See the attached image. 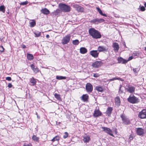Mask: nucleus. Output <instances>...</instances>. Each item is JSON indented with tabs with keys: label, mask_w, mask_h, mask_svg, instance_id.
Returning a JSON list of instances; mask_svg holds the SVG:
<instances>
[{
	"label": "nucleus",
	"mask_w": 146,
	"mask_h": 146,
	"mask_svg": "<svg viewBox=\"0 0 146 146\" xmlns=\"http://www.w3.org/2000/svg\"><path fill=\"white\" fill-rule=\"evenodd\" d=\"M89 33L92 37L95 39H98L101 38V35L100 33L94 28H91L89 29Z\"/></svg>",
	"instance_id": "obj_1"
},
{
	"label": "nucleus",
	"mask_w": 146,
	"mask_h": 146,
	"mask_svg": "<svg viewBox=\"0 0 146 146\" xmlns=\"http://www.w3.org/2000/svg\"><path fill=\"white\" fill-rule=\"evenodd\" d=\"M58 7L61 10L64 12H68L70 11V7L65 4L59 3Z\"/></svg>",
	"instance_id": "obj_2"
},
{
	"label": "nucleus",
	"mask_w": 146,
	"mask_h": 146,
	"mask_svg": "<svg viewBox=\"0 0 146 146\" xmlns=\"http://www.w3.org/2000/svg\"><path fill=\"white\" fill-rule=\"evenodd\" d=\"M128 101L131 104H134L139 102V100L134 95H131L127 99Z\"/></svg>",
	"instance_id": "obj_3"
},
{
	"label": "nucleus",
	"mask_w": 146,
	"mask_h": 146,
	"mask_svg": "<svg viewBox=\"0 0 146 146\" xmlns=\"http://www.w3.org/2000/svg\"><path fill=\"white\" fill-rule=\"evenodd\" d=\"M71 36L68 34L64 37L61 40V43L63 45L67 44L70 40Z\"/></svg>",
	"instance_id": "obj_4"
},
{
	"label": "nucleus",
	"mask_w": 146,
	"mask_h": 146,
	"mask_svg": "<svg viewBox=\"0 0 146 146\" xmlns=\"http://www.w3.org/2000/svg\"><path fill=\"white\" fill-rule=\"evenodd\" d=\"M86 90L88 93H91L93 89V87L92 84L89 83H87L86 86Z\"/></svg>",
	"instance_id": "obj_5"
},
{
	"label": "nucleus",
	"mask_w": 146,
	"mask_h": 146,
	"mask_svg": "<svg viewBox=\"0 0 146 146\" xmlns=\"http://www.w3.org/2000/svg\"><path fill=\"white\" fill-rule=\"evenodd\" d=\"M138 116L139 118L141 119L146 118V110L143 109L140 112Z\"/></svg>",
	"instance_id": "obj_6"
},
{
	"label": "nucleus",
	"mask_w": 146,
	"mask_h": 146,
	"mask_svg": "<svg viewBox=\"0 0 146 146\" xmlns=\"http://www.w3.org/2000/svg\"><path fill=\"white\" fill-rule=\"evenodd\" d=\"M102 129L103 131H104L105 132L107 133L109 135L113 137L114 135L112 133V131L109 128L102 127Z\"/></svg>",
	"instance_id": "obj_7"
},
{
	"label": "nucleus",
	"mask_w": 146,
	"mask_h": 146,
	"mask_svg": "<svg viewBox=\"0 0 146 146\" xmlns=\"http://www.w3.org/2000/svg\"><path fill=\"white\" fill-rule=\"evenodd\" d=\"M104 20L103 19H98L97 18L91 21L90 22L92 23L97 24L99 23H103L104 22Z\"/></svg>",
	"instance_id": "obj_8"
},
{
	"label": "nucleus",
	"mask_w": 146,
	"mask_h": 146,
	"mask_svg": "<svg viewBox=\"0 0 146 146\" xmlns=\"http://www.w3.org/2000/svg\"><path fill=\"white\" fill-rule=\"evenodd\" d=\"M121 117L124 123L126 125H128L130 123V122L129 119L128 118H127L124 115H121Z\"/></svg>",
	"instance_id": "obj_9"
},
{
	"label": "nucleus",
	"mask_w": 146,
	"mask_h": 146,
	"mask_svg": "<svg viewBox=\"0 0 146 146\" xmlns=\"http://www.w3.org/2000/svg\"><path fill=\"white\" fill-rule=\"evenodd\" d=\"M99 52L97 50H92L90 52V54L92 57L97 58L98 57Z\"/></svg>",
	"instance_id": "obj_10"
},
{
	"label": "nucleus",
	"mask_w": 146,
	"mask_h": 146,
	"mask_svg": "<svg viewBox=\"0 0 146 146\" xmlns=\"http://www.w3.org/2000/svg\"><path fill=\"white\" fill-rule=\"evenodd\" d=\"M102 64L101 61H96L92 64V66L95 68H98L100 67Z\"/></svg>",
	"instance_id": "obj_11"
},
{
	"label": "nucleus",
	"mask_w": 146,
	"mask_h": 146,
	"mask_svg": "<svg viewBox=\"0 0 146 146\" xmlns=\"http://www.w3.org/2000/svg\"><path fill=\"white\" fill-rule=\"evenodd\" d=\"M135 87L130 86H128L126 88L127 91L130 93H134L135 92Z\"/></svg>",
	"instance_id": "obj_12"
},
{
	"label": "nucleus",
	"mask_w": 146,
	"mask_h": 146,
	"mask_svg": "<svg viewBox=\"0 0 146 146\" xmlns=\"http://www.w3.org/2000/svg\"><path fill=\"white\" fill-rule=\"evenodd\" d=\"M98 50L99 52L103 51L107 52L108 50V48L103 46H100L98 48Z\"/></svg>",
	"instance_id": "obj_13"
},
{
	"label": "nucleus",
	"mask_w": 146,
	"mask_h": 146,
	"mask_svg": "<svg viewBox=\"0 0 146 146\" xmlns=\"http://www.w3.org/2000/svg\"><path fill=\"white\" fill-rule=\"evenodd\" d=\"M73 7L78 11L83 12L84 11L83 8L78 5L74 4L73 5Z\"/></svg>",
	"instance_id": "obj_14"
},
{
	"label": "nucleus",
	"mask_w": 146,
	"mask_h": 146,
	"mask_svg": "<svg viewBox=\"0 0 146 146\" xmlns=\"http://www.w3.org/2000/svg\"><path fill=\"white\" fill-rule=\"evenodd\" d=\"M113 47L114 48L113 49L115 52H117L118 51L119 48V45L117 43H113Z\"/></svg>",
	"instance_id": "obj_15"
},
{
	"label": "nucleus",
	"mask_w": 146,
	"mask_h": 146,
	"mask_svg": "<svg viewBox=\"0 0 146 146\" xmlns=\"http://www.w3.org/2000/svg\"><path fill=\"white\" fill-rule=\"evenodd\" d=\"M117 60L118 61V63L122 64H125L127 62V61L126 60L123 59L122 57H120L118 58Z\"/></svg>",
	"instance_id": "obj_16"
},
{
	"label": "nucleus",
	"mask_w": 146,
	"mask_h": 146,
	"mask_svg": "<svg viewBox=\"0 0 146 146\" xmlns=\"http://www.w3.org/2000/svg\"><path fill=\"white\" fill-rule=\"evenodd\" d=\"M136 132L139 135H143L144 133L143 129L140 128H137Z\"/></svg>",
	"instance_id": "obj_17"
},
{
	"label": "nucleus",
	"mask_w": 146,
	"mask_h": 146,
	"mask_svg": "<svg viewBox=\"0 0 146 146\" xmlns=\"http://www.w3.org/2000/svg\"><path fill=\"white\" fill-rule=\"evenodd\" d=\"M101 113L99 110H96L94 111L93 115L94 117H97L101 116Z\"/></svg>",
	"instance_id": "obj_18"
},
{
	"label": "nucleus",
	"mask_w": 146,
	"mask_h": 146,
	"mask_svg": "<svg viewBox=\"0 0 146 146\" xmlns=\"http://www.w3.org/2000/svg\"><path fill=\"white\" fill-rule=\"evenodd\" d=\"M40 11L42 13L45 15H48L50 13L49 11L46 8L42 9Z\"/></svg>",
	"instance_id": "obj_19"
},
{
	"label": "nucleus",
	"mask_w": 146,
	"mask_h": 146,
	"mask_svg": "<svg viewBox=\"0 0 146 146\" xmlns=\"http://www.w3.org/2000/svg\"><path fill=\"white\" fill-rule=\"evenodd\" d=\"M83 140L84 143H88L90 139V137L88 136L85 135L83 137Z\"/></svg>",
	"instance_id": "obj_20"
},
{
	"label": "nucleus",
	"mask_w": 146,
	"mask_h": 146,
	"mask_svg": "<svg viewBox=\"0 0 146 146\" xmlns=\"http://www.w3.org/2000/svg\"><path fill=\"white\" fill-rule=\"evenodd\" d=\"M80 51L81 54H84L87 52V49L85 48L82 47L80 48Z\"/></svg>",
	"instance_id": "obj_21"
},
{
	"label": "nucleus",
	"mask_w": 146,
	"mask_h": 146,
	"mask_svg": "<svg viewBox=\"0 0 146 146\" xmlns=\"http://www.w3.org/2000/svg\"><path fill=\"white\" fill-rule=\"evenodd\" d=\"M27 58L30 60H32L34 58L33 55L27 53Z\"/></svg>",
	"instance_id": "obj_22"
},
{
	"label": "nucleus",
	"mask_w": 146,
	"mask_h": 146,
	"mask_svg": "<svg viewBox=\"0 0 146 146\" xmlns=\"http://www.w3.org/2000/svg\"><path fill=\"white\" fill-rule=\"evenodd\" d=\"M98 12L101 15L103 16L106 17H107V15L105 14H103L102 13V10L100 9L98 7H97L96 8Z\"/></svg>",
	"instance_id": "obj_23"
},
{
	"label": "nucleus",
	"mask_w": 146,
	"mask_h": 146,
	"mask_svg": "<svg viewBox=\"0 0 146 146\" xmlns=\"http://www.w3.org/2000/svg\"><path fill=\"white\" fill-rule=\"evenodd\" d=\"M30 26L31 27H33L36 25V22L34 20H31L30 22Z\"/></svg>",
	"instance_id": "obj_24"
},
{
	"label": "nucleus",
	"mask_w": 146,
	"mask_h": 146,
	"mask_svg": "<svg viewBox=\"0 0 146 146\" xmlns=\"http://www.w3.org/2000/svg\"><path fill=\"white\" fill-rule=\"evenodd\" d=\"M60 12V10L59 9H57L56 11L53 12L52 14L55 16L58 15Z\"/></svg>",
	"instance_id": "obj_25"
},
{
	"label": "nucleus",
	"mask_w": 146,
	"mask_h": 146,
	"mask_svg": "<svg viewBox=\"0 0 146 146\" xmlns=\"http://www.w3.org/2000/svg\"><path fill=\"white\" fill-rule=\"evenodd\" d=\"M112 110V108L111 107H108L107 109L106 113L109 115L111 113Z\"/></svg>",
	"instance_id": "obj_26"
},
{
	"label": "nucleus",
	"mask_w": 146,
	"mask_h": 146,
	"mask_svg": "<svg viewBox=\"0 0 146 146\" xmlns=\"http://www.w3.org/2000/svg\"><path fill=\"white\" fill-rule=\"evenodd\" d=\"M82 99L84 101H86L88 98V96L87 94L83 95L82 96Z\"/></svg>",
	"instance_id": "obj_27"
},
{
	"label": "nucleus",
	"mask_w": 146,
	"mask_h": 146,
	"mask_svg": "<svg viewBox=\"0 0 146 146\" xmlns=\"http://www.w3.org/2000/svg\"><path fill=\"white\" fill-rule=\"evenodd\" d=\"M30 81L32 84L33 85H34L36 84V80L33 77L30 79Z\"/></svg>",
	"instance_id": "obj_28"
},
{
	"label": "nucleus",
	"mask_w": 146,
	"mask_h": 146,
	"mask_svg": "<svg viewBox=\"0 0 146 146\" xmlns=\"http://www.w3.org/2000/svg\"><path fill=\"white\" fill-rule=\"evenodd\" d=\"M56 78L58 80H64L66 79V77L65 76H56Z\"/></svg>",
	"instance_id": "obj_29"
},
{
	"label": "nucleus",
	"mask_w": 146,
	"mask_h": 146,
	"mask_svg": "<svg viewBox=\"0 0 146 146\" xmlns=\"http://www.w3.org/2000/svg\"><path fill=\"white\" fill-rule=\"evenodd\" d=\"M96 89L98 91L100 92H102L103 91V88L101 86H97L96 88Z\"/></svg>",
	"instance_id": "obj_30"
},
{
	"label": "nucleus",
	"mask_w": 146,
	"mask_h": 146,
	"mask_svg": "<svg viewBox=\"0 0 146 146\" xmlns=\"http://www.w3.org/2000/svg\"><path fill=\"white\" fill-rule=\"evenodd\" d=\"M32 139L33 140L37 142L39 141V138L38 137L34 135L32 137Z\"/></svg>",
	"instance_id": "obj_31"
},
{
	"label": "nucleus",
	"mask_w": 146,
	"mask_h": 146,
	"mask_svg": "<svg viewBox=\"0 0 146 146\" xmlns=\"http://www.w3.org/2000/svg\"><path fill=\"white\" fill-rule=\"evenodd\" d=\"M60 139V137L58 136H56L54 137L52 140L51 141L54 142L55 141H58Z\"/></svg>",
	"instance_id": "obj_32"
},
{
	"label": "nucleus",
	"mask_w": 146,
	"mask_h": 146,
	"mask_svg": "<svg viewBox=\"0 0 146 146\" xmlns=\"http://www.w3.org/2000/svg\"><path fill=\"white\" fill-rule=\"evenodd\" d=\"M35 35V37H38L40 36L41 34V32L38 31H36L34 33Z\"/></svg>",
	"instance_id": "obj_33"
},
{
	"label": "nucleus",
	"mask_w": 146,
	"mask_h": 146,
	"mask_svg": "<svg viewBox=\"0 0 146 146\" xmlns=\"http://www.w3.org/2000/svg\"><path fill=\"white\" fill-rule=\"evenodd\" d=\"M115 101L116 104L119 105L120 103V101L118 97H116L115 98Z\"/></svg>",
	"instance_id": "obj_34"
},
{
	"label": "nucleus",
	"mask_w": 146,
	"mask_h": 146,
	"mask_svg": "<svg viewBox=\"0 0 146 146\" xmlns=\"http://www.w3.org/2000/svg\"><path fill=\"white\" fill-rule=\"evenodd\" d=\"M79 43V40L77 39H76L74 40H73L72 41V43L74 45H77Z\"/></svg>",
	"instance_id": "obj_35"
},
{
	"label": "nucleus",
	"mask_w": 146,
	"mask_h": 146,
	"mask_svg": "<svg viewBox=\"0 0 146 146\" xmlns=\"http://www.w3.org/2000/svg\"><path fill=\"white\" fill-rule=\"evenodd\" d=\"M0 11L4 13L5 11V8L4 5H1L0 7Z\"/></svg>",
	"instance_id": "obj_36"
},
{
	"label": "nucleus",
	"mask_w": 146,
	"mask_h": 146,
	"mask_svg": "<svg viewBox=\"0 0 146 146\" xmlns=\"http://www.w3.org/2000/svg\"><path fill=\"white\" fill-rule=\"evenodd\" d=\"M54 96L55 98H56L58 100H59L60 99V96L59 94L55 93L54 94Z\"/></svg>",
	"instance_id": "obj_37"
},
{
	"label": "nucleus",
	"mask_w": 146,
	"mask_h": 146,
	"mask_svg": "<svg viewBox=\"0 0 146 146\" xmlns=\"http://www.w3.org/2000/svg\"><path fill=\"white\" fill-rule=\"evenodd\" d=\"M120 79V78H119L117 77H115L113 78L110 79L109 80V81H112L115 80H119Z\"/></svg>",
	"instance_id": "obj_38"
},
{
	"label": "nucleus",
	"mask_w": 146,
	"mask_h": 146,
	"mask_svg": "<svg viewBox=\"0 0 146 146\" xmlns=\"http://www.w3.org/2000/svg\"><path fill=\"white\" fill-rule=\"evenodd\" d=\"M33 70L34 72L36 74L38 73L39 71V69L37 67L35 68Z\"/></svg>",
	"instance_id": "obj_39"
},
{
	"label": "nucleus",
	"mask_w": 146,
	"mask_h": 146,
	"mask_svg": "<svg viewBox=\"0 0 146 146\" xmlns=\"http://www.w3.org/2000/svg\"><path fill=\"white\" fill-rule=\"evenodd\" d=\"M64 134L63 136V137L64 139H66L68 137V134L67 132H65L64 133Z\"/></svg>",
	"instance_id": "obj_40"
},
{
	"label": "nucleus",
	"mask_w": 146,
	"mask_h": 146,
	"mask_svg": "<svg viewBox=\"0 0 146 146\" xmlns=\"http://www.w3.org/2000/svg\"><path fill=\"white\" fill-rule=\"evenodd\" d=\"M28 3V2L27 1H25V2H21L20 4L21 5H27Z\"/></svg>",
	"instance_id": "obj_41"
},
{
	"label": "nucleus",
	"mask_w": 146,
	"mask_h": 146,
	"mask_svg": "<svg viewBox=\"0 0 146 146\" xmlns=\"http://www.w3.org/2000/svg\"><path fill=\"white\" fill-rule=\"evenodd\" d=\"M139 55V54L137 52H134L132 54V56L134 57L138 56Z\"/></svg>",
	"instance_id": "obj_42"
},
{
	"label": "nucleus",
	"mask_w": 146,
	"mask_h": 146,
	"mask_svg": "<svg viewBox=\"0 0 146 146\" xmlns=\"http://www.w3.org/2000/svg\"><path fill=\"white\" fill-rule=\"evenodd\" d=\"M140 7L141 11H145V7L143 6H140Z\"/></svg>",
	"instance_id": "obj_43"
},
{
	"label": "nucleus",
	"mask_w": 146,
	"mask_h": 146,
	"mask_svg": "<svg viewBox=\"0 0 146 146\" xmlns=\"http://www.w3.org/2000/svg\"><path fill=\"white\" fill-rule=\"evenodd\" d=\"M4 48L2 46H0V52H3L4 50Z\"/></svg>",
	"instance_id": "obj_44"
},
{
	"label": "nucleus",
	"mask_w": 146,
	"mask_h": 146,
	"mask_svg": "<svg viewBox=\"0 0 146 146\" xmlns=\"http://www.w3.org/2000/svg\"><path fill=\"white\" fill-rule=\"evenodd\" d=\"M23 146H32L31 143H29L28 144L25 143L23 145Z\"/></svg>",
	"instance_id": "obj_45"
},
{
	"label": "nucleus",
	"mask_w": 146,
	"mask_h": 146,
	"mask_svg": "<svg viewBox=\"0 0 146 146\" xmlns=\"http://www.w3.org/2000/svg\"><path fill=\"white\" fill-rule=\"evenodd\" d=\"M31 68L33 70L35 68V66L34 64H32L31 66Z\"/></svg>",
	"instance_id": "obj_46"
},
{
	"label": "nucleus",
	"mask_w": 146,
	"mask_h": 146,
	"mask_svg": "<svg viewBox=\"0 0 146 146\" xmlns=\"http://www.w3.org/2000/svg\"><path fill=\"white\" fill-rule=\"evenodd\" d=\"M6 80H8L9 81H11V78L9 77H7L6 78Z\"/></svg>",
	"instance_id": "obj_47"
},
{
	"label": "nucleus",
	"mask_w": 146,
	"mask_h": 146,
	"mask_svg": "<svg viewBox=\"0 0 146 146\" xmlns=\"http://www.w3.org/2000/svg\"><path fill=\"white\" fill-rule=\"evenodd\" d=\"M93 76L94 77H98L99 76V75L98 74H94Z\"/></svg>",
	"instance_id": "obj_48"
},
{
	"label": "nucleus",
	"mask_w": 146,
	"mask_h": 146,
	"mask_svg": "<svg viewBox=\"0 0 146 146\" xmlns=\"http://www.w3.org/2000/svg\"><path fill=\"white\" fill-rule=\"evenodd\" d=\"M137 68H133V70L134 72L135 73H137L138 72V71L137 70Z\"/></svg>",
	"instance_id": "obj_49"
},
{
	"label": "nucleus",
	"mask_w": 146,
	"mask_h": 146,
	"mask_svg": "<svg viewBox=\"0 0 146 146\" xmlns=\"http://www.w3.org/2000/svg\"><path fill=\"white\" fill-rule=\"evenodd\" d=\"M133 56H131L129 57V58L128 60H127V62H128V61L132 60L133 59Z\"/></svg>",
	"instance_id": "obj_50"
},
{
	"label": "nucleus",
	"mask_w": 146,
	"mask_h": 146,
	"mask_svg": "<svg viewBox=\"0 0 146 146\" xmlns=\"http://www.w3.org/2000/svg\"><path fill=\"white\" fill-rule=\"evenodd\" d=\"M133 139V136L131 135H130L129 137V139H130V140H132Z\"/></svg>",
	"instance_id": "obj_51"
},
{
	"label": "nucleus",
	"mask_w": 146,
	"mask_h": 146,
	"mask_svg": "<svg viewBox=\"0 0 146 146\" xmlns=\"http://www.w3.org/2000/svg\"><path fill=\"white\" fill-rule=\"evenodd\" d=\"M12 85L11 83H9L8 85V86L9 88H11L12 87Z\"/></svg>",
	"instance_id": "obj_52"
},
{
	"label": "nucleus",
	"mask_w": 146,
	"mask_h": 146,
	"mask_svg": "<svg viewBox=\"0 0 146 146\" xmlns=\"http://www.w3.org/2000/svg\"><path fill=\"white\" fill-rule=\"evenodd\" d=\"M121 86H120V87L119 88V93H122V91L121 90Z\"/></svg>",
	"instance_id": "obj_53"
},
{
	"label": "nucleus",
	"mask_w": 146,
	"mask_h": 146,
	"mask_svg": "<svg viewBox=\"0 0 146 146\" xmlns=\"http://www.w3.org/2000/svg\"><path fill=\"white\" fill-rule=\"evenodd\" d=\"M26 47V46L25 45H23L22 46V48H25Z\"/></svg>",
	"instance_id": "obj_54"
},
{
	"label": "nucleus",
	"mask_w": 146,
	"mask_h": 146,
	"mask_svg": "<svg viewBox=\"0 0 146 146\" xmlns=\"http://www.w3.org/2000/svg\"><path fill=\"white\" fill-rule=\"evenodd\" d=\"M46 37L47 38H48L49 37V36L48 35H47L46 36Z\"/></svg>",
	"instance_id": "obj_55"
},
{
	"label": "nucleus",
	"mask_w": 146,
	"mask_h": 146,
	"mask_svg": "<svg viewBox=\"0 0 146 146\" xmlns=\"http://www.w3.org/2000/svg\"><path fill=\"white\" fill-rule=\"evenodd\" d=\"M145 6L146 7V2L144 4Z\"/></svg>",
	"instance_id": "obj_56"
},
{
	"label": "nucleus",
	"mask_w": 146,
	"mask_h": 146,
	"mask_svg": "<svg viewBox=\"0 0 146 146\" xmlns=\"http://www.w3.org/2000/svg\"><path fill=\"white\" fill-rule=\"evenodd\" d=\"M145 50H146V47H145Z\"/></svg>",
	"instance_id": "obj_57"
},
{
	"label": "nucleus",
	"mask_w": 146,
	"mask_h": 146,
	"mask_svg": "<svg viewBox=\"0 0 146 146\" xmlns=\"http://www.w3.org/2000/svg\"><path fill=\"white\" fill-rule=\"evenodd\" d=\"M36 114L37 115V113H36Z\"/></svg>",
	"instance_id": "obj_58"
}]
</instances>
